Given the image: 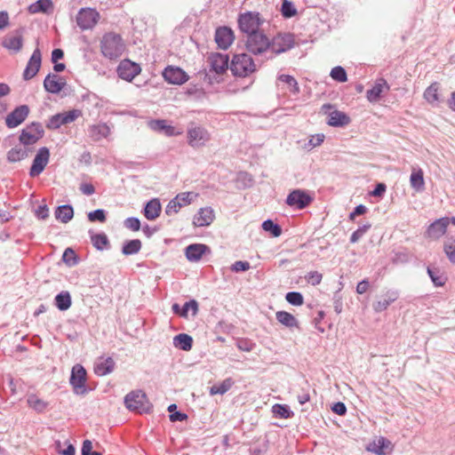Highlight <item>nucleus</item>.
<instances>
[{
  "instance_id": "37998d69",
  "label": "nucleus",
  "mask_w": 455,
  "mask_h": 455,
  "mask_svg": "<svg viewBox=\"0 0 455 455\" xmlns=\"http://www.w3.org/2000/svg\"><path fill=\"white\" fill-rule=\"evenodd\" d=\"M276 320L288 328L299 327V321L293 315L286 311H277L275 314Z\"/></svg>"
},
{
  "instance_id": "338daca9",
  "label": "nucleus",
  "mask_w": 455,
  "mask_h": 455,
  "mask_svg": "<svg viewBox=\"0 0 455 455\" xmlns=\"http://www.w3.org/2000/svg\"><path fill=\"white\" fill-rule=\"evenodd\" d=\"M188 418V414L181 412L180 411H177L175 412H172V414L169 415V419L172 422H178V421H184L187 420Z\"/></svg>"
},
{
  "instance_id": "39448f33",
  "label": "nucleus",
  "mask_w": 455,
  "mask_h": 455,
  "mask_svg": "<svg viewBox=\"0 0 455 455\" xmlns=\"http://www.w3.org/2000/svg\"><path fill=\"white\" fill-rule=\"evenodd\" d=\"M44 136V130L41 123L32 122L22 129L19 135L20 144L28 148L36 144Z\"/></svg>"
},
{
  "instance_id": "5701e85b",
  "label": "nucleus",
  "mask_w": 455,
  "mask_h": 455,
  "mask_svg": "<svg viewBox=\"0 0 455 455\" xmlns=\"http://www.w3.org/2000/svg\"><path fill=\"white\" fill-rule=\"evenodd\" d=\"M210 252V247L204 243H191L185 248V256L190 262H197L203 255Z\"/></svg>"
},
{
  "instance_id": "6e6d98bb",
  "label": "nucleus",
  "mask_w": 455,
  "mask_h": 455,
  "mask_svg": "<svg viewBox=\"0 0 455 455\" xmlns=\"http://www.w3.org/2000/svg\"><path fill=\"white\" fill-rule=\"evenodd\" d=\"M287 302L292 306H301L304 302L303 295L299 291H289L285 295Z\"/></svg>"
},
{
  "instance_id": "aec40b11",
  "label": "nucleus",
  "mask_w": 455,
  "mask_h": 455,
  "mask_svg": "<svg viewBox=\"0 0 455 455\" xmlns=\"http://www.w3.org/2000/svg\"><path fill=\"white\" fill-rule=\"evenodd\" d=\"M214 40L220 49L227 50L235 40L234 31L227 26L219 27L215 30Z\"/></svg>"
},
{
  "instance_id": "79ce46f5",
  "label": "nucleus",
  "mask_w": 455,
  "mask_h": 455,
  "mask_svg": "<svg viewBox=\"0 0 455 455\" xmlns=\"http://www.w3.org/2000/svg\"><path fill=\"white\" fill-rule=\"evenodd\" d=\"M109 133L110 128L104 123L90 126V135L95 141L108 137Z\"/></svg>"
},
{
  "instance_id": "a18cd8bd",
  "label": "nucleus",
  "mask_w": 455,
  "mask_h": 455,
  "mask_svg": "<svg viewBox=\"0 0 455 455\" xmlns=\"http://www.w3.org/2000/svg\"><path fill=\"white\" fill-rule=\"evenodd\" d=\"M427 272L435 287H442L445 284L447 277L443 275L438 267H427Z\"/></svg>"
},
{
  "instance_id": "bf43d9fd",
  "label": "nucleus",
  "mask_w": 455,
  "mask_h": 455,
  "mask_svg": "<svg viewBox=\"0 0 455 455\" xmlns=\"http://www.w3.org/2000/svg\"><path fill=\"white\" fill-rule=\"evenodd\" d=\"M124 226L132 230V231H139L141 228V223L139 218L137 217H129L124 220Z\"/></svg>"
},
{
  "instance_id": "7ed1b4c3",
  "label": "nucleus",
  "mask_w": 455,
  "mask_h": 455,
  "mask_svg": "<svg viewBox=\"0 0 455 455\" xmlns=\"http://www.w3.org/2000/svg\"><path fill=\"white\" fill-rule=\"evenodd\" d=\"M233 76L246 77L256 71L253 59L247 53L235 54L229 67Z\"/></svg>"
},
{
  "instance_id": "e433bc0d",
  "label": "nucleus",
  "mask_w": 455,
  "mask_h": 455,
  "mask_svg": "<svg viewBox=\"0 0 455 455\" xmlns=\"http://www.w3.org/2000/svg\"><path fill=\"white\" fill-rule=\"evenodd\" d=\"M55 218L62 223H68L74 217V208L71 204H63L56 207Z\"/></svg>"
},
{
  "instance_id": "f257e3e1",
  "label": "nucleus",
  "mask_w": 455,
  "mask_h": 455,
  "mask_svg": "<svg viewBox=\"0 0 455 455\" xmlns=\"http://www.w3.org/2000/svg\"><path fill=\"white\" fill-rule=\"evenodd\" d=\"M125 49V44L121 35L108 32L103 35L100 41V51L105 58L109 60L118 59Z\"/></svg>"
},
{
  "instance_id": "dca6fc26",
  "label": "nucleus",
  "mask_w": 455,
  "mask_h": 455,
  "mask_svg": "<svg viewBox=\"0 0 455 455\" xmlns=\"http://www.w3.org/2000/svg\"><path fill=\"white\" fill-rule=\"evenodd\" d=\"M116 72L121 79L132 82L133 78L141 72V68L140 64L129 59H125L121 60Z\"/></svg>"
},
{
  "instance_id": "3c124183",
  "label": "nucleus",
  "mask_w": 455,
  "mask_h": 455,
  "mask_svg": "<svg viewBox=\"0 0 455 455\" xmlns=\"http://www.w3.org/2000/svg\"><path fill=\"white\" fill-rule=\"evenodd\" d=\"M62 261L69 267H74L78 264L79 258L76 251L72 248L68 247L62 254Z\"/></svg>"
},
{
  "instance_id": "ea45409f",
  "label": "nucleus",
  "mask_w": 455,
  "mask_h": 455,
  "mask_svg": "<svg viewBox=\"0 0 455 455\" xmlns=\"http://www.w3.org/2000/svg\"><path fill=\"white\" fill-rule=\"evenodd\" d=\"M54 305L60 311L68 310L72 305V299L69 291H62L54 298Z\"/></svg>"
},
{
  "instance_id": "f704fd0d",
  "label": "nucleus",
  "mask_w": 455,
  "mask_h": 455,
  "mask_svg": "<svg viewBox=\"0 0 455 455\" xmlns=\"http://www.w3.org/2000/svg\"><path fill=\"white\" fill-rule=\"evenodd\" d=\"M439 87V83L434 82L425 90L423 93L424 99L432 106H438L441 102Z\"/></svg>"
},
{
  "instance_id": "c03bdc74",
  "label": "nucleus",
  "mask_w": 455,
  "mask_h": 455,
  "mask_svg": "<svg viewBox=\"0 0 455 455\" xmlns=\"http://www.w3.org/2000/svg\"><path fill=\"white\" fill-rule=\"evenodd\" d=\"M142 247V243L140 239L127 240L123 243L122 253L125 256H130L138 253Z\"/></svg>"
},
{
  "instance_id": "ddd939ff",
  "label": "nucleus",
  "mask_w": 455,
  "mask_h": 455,
  "mask_svg": "<svg viewBox=\"0 0 455 455\" xmlns=\"http://www.w3.org/2000/svg\"><path fill=\"white\" fill-rule=\"evenodd\" d=\"M25 28L20 27L17 28L12 34H9L3 38L2 46L12 53H18L23 47L24 38L23 34Z\"/></svg>"
},
{
  "instance_id": "774afa93",
  "label": "nucleus",
  "mask_w": 455,
  "mask_h": 455,
  "mask_svg": "<svg viewBox=\"0 0 455 455\" xmlns=\"http://www.w3.org/2000/svg\"><path fill=\"white\" fill-rule=\"evenodd\" d=\"M192 195L191 192H184L178 194L174 199L177 202H180L181 204H184V205L189 204L191 203L190 196Z\"/></svg>"
},
{
  "instance_id": "09e8293b",
  "label": "nucleus",
  "mask_w": 455,
  "mask_h": 455,
  "mask_svg": "<svg viewBox=\"0 0 455 455\" xmlns=\"http://www.w3.org/2000/svg\"><path fill=\"white\" fill-rule=\"evenodd\" d=\"M261 227L263 230L268 232L273 237H278L282 235V227L270 219L264 220Z\"/></svg>"
},
{
  "instance_id": "412c9836",
  "label": "nucleus",
  "mask_w": 455,
  "mask_h": 455,
  "mask_svg": "<svg viewBox=\"0 0 455 455\" xmlns=\"http://www.w3.org/2000/svg\"><path fill=\"white\" fill-rule=\"evenodd\" d=\"M65 86L66 80L56 74L49 73L44 80V90L52 94L60 93Z\"/></svg>"
},
{
  "instance_id": "a19ab883",
  "label": "nucleus",
  "mask_w": 455,
  "mask_h": 455,
  "mask_svg": "<svg viewBox=\"0 0 455 455\" xmlns=\"http://www.w3.org/2000/svg\"><path fill=\"white\" fill-rule=\"evenodd\" d=\"M28 407L37 413H43L47 409L49 403L39 398L36 395L31 394L27 398Z\"/></svg>"
},
{
  "instance_id": "a878e982",
  "label": "nucleus",
  "mask_w": 455,
  "mask_h": 455,
  "mask_svg": "<svg viewBox=\"0 0 455 455\" xmlns=\"http://www.w3.org/2000/svg\"><path fill=\"white\" fill-rule=\"evenodd\" d=\"M390 86L384 78L378 79L371 89L366 92V98L370 102H377L381 98L384 90L389 91Z\"/></svg>"
},
{
  "instance_id": "72a5a7b5",
  "label": "nucleus",
  "mask_w": 455,
  "mask_h": 455,
  "mask_svg": "<svg viewBox=\"0 0 455 455\" xmlns=\"http://www.w3.org/2000/svg\"><path fill=\"white\" fill-rule=\"evenodd\" d=\"M53 3L52 0H37L28 7V12L31 14L45 13L49 14L53 11Z\"/></svg>"
},
{
  "instance_id": "0e129e2a",
  "label": "nucleus",
  "mask_w": 455,
  "mask_h": 455,
  "mask_svg": "<svg viewBox=\"0 0 455 455\" xmlns=\"http://www.w3.org/2000/svg\"><path fill=\"white\" fill-rule=\"evenodd\" d=\"M331 411L339 416H344L347 413V406L342 402H337L331 406Z\"/></svg>"
},
{
  "instance_id": "6ab92c4d",
  "label": "nucleus",
  "mask_w": 455,
  "mask_h": 455,
  "mask_svg": "<svg viewBox=\"0 0 455 455\" xmlns=\"http://www.w3.org/2000/svg\"><path fill=\"white\" fill-rule=\"evenodd\" d=\"M208 62L211 66L210 71L217 75L224 74L230 67L228 55L220 52L212 53L208 57Z\"/></svg>"
},
{
  "instance_id": "c85d7f7f",
  "label": "nucleus",
  "mask_w": 455,
  "mask_h": 455,
  "mask_svg": "<svg viewBox=\"0 0 455 455\" xmlns=\"http://www.w3.org/2000/svg\"><path fill=\"white\" fill-rule=\"evenodd\" d=\"M399 298V293L396 291H387L379 300L373 304V309L377 313L386 310L391 303L395 302Z\"/></svg>"
},
{
  "instance_id": "2f4dec72",
  "label": "nucleus",
  "mask_w": 455,
  "mask_h": 455,
  "mask_svg": "<svg viewBox=\"0 0 455 455\" xmlns=\"http://www.w3.org/2000/svg\"><path fill=\"white\" fill-rule=\"evenodd\" d=\"M30 152L31 149L28 148L16 146L8 150L6 153V160L10 164L17 163L26 159Z\"/></svg>"
},
{
  "instance_id": "2eb2a0df",
  "label": "nucleus",
  "mask_w": 455,
  "mask_h": 455,
  "mask_svg": "<svg viewBox=\"0 0 455 455\" xmlns=\"http://www.w3.org/2000/svg\"><path fill=\"white\" fill-rule=\"evenodd\" d=\"M30 108L28 105H20L16 107L5 117V125L9 129H14L20 125L28 116Z\"/></svg>"
},
{
  "instance_id": "69168bd1",
  "label": "nucleus",
  "mask_w": 455,
  "mask_h": 455,
  "mask_svg": "<svg viewBox=\"0 0 455 455\" xmlns=\"http://www.w3.org/2000/svg\"><path fill=\"white\" fill-rule=\"evenodd\" d=\"M35 213L39 220H45L49 217V209L46 204L39 205Z\"/></svg>"
},
{
  "instance_id": "c756f323",
  "label": "nucleus",
  "mask_w": 455,
  "mask_h": 455,
  "mask_svg": "<svg viewBox=\"0 0 455 455\" xmlns=\"http://www.w3.org/2000/svg\"><path fill=\"white\" fill-rule=\"evenodd\" d=\"M161 203L158 198H153L147 202L143 208V214L148 220H154L161 213Z\"/></svg>"
},
{
  "instance_id": "393cba45",
  "label": "nucleus",
  "mask_w": 455,
  "mask_h": 455,
  "mask_svg": "<svg viewBox=\"0 0 455 455\" xmlns=\"http://www.w3.org/2000/svg\"><path fill=\"white\" fill-rule=\"evenodd\" d=\"M367 451L376 455H387L393 451V445L387 438L380 436L367 446Z\"/></svg>"
},
{
  "instance_id": "7c9ffc66",
  "label": "nucleus",
  "mask_w": 455,
  "mask_h": 455,
  "mask_svg": "<svg viewBox=\"0 0 455 455\" xmlns=\"http://www.w3.org/2000/svg\"><path fill=\"white\" fill-rule=\"evenodd\" d=\"M116 366L114 359L110 356L107 358H100V361L95 363L94 372L98 376H106L111 373Z\"/></svg>"
},
{
  "instance_id": "13d9d810",
  "label": "nucleus",
  "mask_w": 455,
  "mask_h": 455,
  "mask_svg": "<svg viewBox=\"0 0 455 455\" xmlns=\"http://www.w3.org/2000/svg\"><path fill=\"white\" fill-rule=\"evenodd\" d=\"M279 80L287 84L290 87H291V92L293 93H298L299 92V84H298V82L296 81V79L292 76H290V75H281L279 76Z\"/></svg>"
},
{
  "instance_id": "20e7f679",
  "label": "nucleus",
  "mask_w": 455,
  "mask_h": 455,
  "mask_svg": "<svg viewBox=\"0 0 455 455\" xmlns=\"http://www.w3.org/2000/svg\"><path fill=\"white\" fill-rule=\"evenodd\" d=\"M264 21L259 12L251 11L239 13L237 18L238 28L246 36L261 30L260 27Z\"/></svg>"
},
{
  "instance_id": "1a4fd4ad",
  "label": "nucleus",
  "mask_w": 455,
  "mask_h": 455,
  "mask_svg": "<svg viewBox=\"0 0 455 455\" xmlns=\"http://www.w3.org/2000/svg\"><path fill=\"white\" fill-rule=\"evenodd\" d=\"M314 201V196L307 190L294 189L289 193L285 204L297 210L307 208Z\"/></svg>"
},
{
  "instance_id": "cd10ccee",
  "label": "nucleus",
  "mask_w": 455,
  "mask_h": 455,
  "mask_svg": "<svg viewBox=\"0 0 455 455\" xmlns=\"http://www.w3.org/2000/svg\"><path fill=\"white\" fill-rule=\"evenodd\" d=\"M214 219L213 211L212 208H201L198 212L194 216L193 224L196 227L209 226Z\"/></svg>"
},
{
  "instance_id": "8fccbe9b",
  "label": "nucleus",
  "mask_w": 455,
  "mask_h": 455,
  "mask_svg": "<svg viewBox=\"0 0 455 455\" xmlns=\"http://www.w3.org/2000/svg\"><path fill=\"white\" fill-rule=\"evenodd\" d=\"M282 16L285 19H290L297 15L298 12L293 3L290 0H282L281 5Z\"/></svg>"
},
{
  "instance_id": "473e14b6",
  "label": "nucleus",
  "mask_w": 455,
  "mask_h": 455,
  "mask_svg": "<svg viewBox=\"0 0 455 455\" xmlns=\"http://www.w3.org/2000/svg\"><path fill=\"white\" fill-rule=\"evenodd\" d=\"M89 234L92 244L96 250L104 251L110 249V241L105 233L101 232L96 234L90 230Z\"/></svg>"
},
{
  "instance_id": "f03ea898",
  "label": "nucleus",
  "mask_w": 455,
  "mask_h": 455,
  "mask_svg": "<svg viewBox=\"0 0 455 455\" xmlns=\"http://www.w3.org/2000/svg\"><path fill=\"white\" fill-rule=\"evenodd\" d=\"M124 404L128 410L140 414L150 413L153 410V405L142 390L132 391L127 394L124 397Z\"/></svg>"
},
{
  "instance_id": "680f3d73",
  "label": "nucleus",
  "mask_w": 455,
  "mask_h": 455,
  "mask_svg": "<svg viewBox=\"0 0 455 455\" xmlns=\"http://www.w3.org/2000/svg\"><path fill=\"white\" fill-rule=\"evenodd\" d=\"M182 206H184V204H181L180 202H177L173 198L168 203V204L165 208V213H166V215H169V216L173 213H177Z\"/></svg>"
},
{
  "instance_id": "f3484780",
  "label": "nucleus",
  "mask_w": 455,
  "mask_h": 455,
  "mask_svg": "<svg viewBox=\"0 0 455 455\" xmlns=\"http://www.w3.org/2000/svg\"><path fill=\"white\" fill-rule=\"evenodd\" d=\"M164 80L171 84L181 85L188 79V75L180 68L167 66L163 71Z\"/></svg>"
},
{
  "instance_id": "0eeeda50",
  "label": "nucleus",
  "mask_w": 455,
  "mask_h": 455,
  "mask_svg": "<svg viewBox=\"0 0 455 455\" xmlns=\"http://www.w3.org/2000/svg\"><path fill=\"white\" fill-rule=\"evenodd\" d=\"M86 380L87 372L85 368L78 363L74 365L71 370L69 383L75 394L84 395L88 393Z\"/></svg>"
},
{
  "instance_id": "4c0bfd02",
  "label": "nucleus",
  "mask_w": 455,
  "mask_h": 455,
  "mask_svg": "<svg viewBox=\"0 0 455 455\" xmlns=\"http://www.w3.org/2000/svg\"><path fill=\"white\" fill-rule=\"evenodd\" d=\"M411 188L417 192H422L425 189L424 173L420 168H413L410 177Z\"/></svg>"
},
{
  "instance_id": "bb28decb",
  "label": "nucleus",
  "mask_w": 455,
  "mask_h": 455,
  "mask_svg": "<svg viewBox=\"0 0 455 455\" xmlns=\"http://www.w3.org/2000/svg\"><path fill=\"white\" fill-rule=\"evenodd\" d=\"M351 123L350 116L345 112L334 109L328 114L327 124L332 127H345Z\"/></svg>"
},
{
  "instance_id": "864d4df0",
  "label": "nucleus",
  "mask_w": 455,
  "mask_h": 455,
  "mask_svg": "<svg viewBox=\"0 0 455 455\" xmlns=\"http://www.w3.org/2000/svg\"><path fill=\"white\" fill-rule=\"evenodd\" d=\"M90 222L104 223L107 220V212L104 209H97L87 213Z\"/></svg>"
},
{
  "instance_id": "f8f14e48",
  "label": "nucleus",
  "mask_w": 455,
  "mask_h": 455,
  "mask_svg": "<svg viewBox=\"0 0 455 455\" xmlns=\"http://www.w3.org/2000/svg\"><path fill=\"white\" fill-rule=\"evenodd\" d=\"M82 115L79 109H72L63 113H58L52 116L46 123V128L49 130H57L63 124L74 122Z\"/></svg>"
},
{
  "instance_id": "052dcab7",
  "label": "nucleus",
  "mask_w": 455,
  "mask_h": 455,
  "mask_svg": "<svg viewBox=\"0 0 455 455\" xmlns=\"http://www.w3.org/2000/svg\"><path fill=\"white\" fill-rule=\"evenodd\" d=\"M250 267H251V265L248 261L237 260L231 265L230 270L235 273H239V272H245V271L249 270Z\"/></svg>"
},
{
  "instance_id": "a211bd4d",
  "label": "nucleus",
  "mask_w": 455,
  "mask_h": 455,
  "mask_svg": "<svg viewBox=\"0 0 455 455\" xmlns=\"http://www.w3.org/2000/svg\"><path fill=\"white\" fill-rule=\"evenodd\" d=\"M42 64V53L38 47H36L23 71V79L25 81L30 80L35 77L40 70Z\"/></svg>"
},
{
  "instance_id": "c9c22d12",
  "label": "nucleus",
  "mask_w": 455,
  "mask_h": 455,
  "mask_svg": "<svg viewBox=\"0 0 455 455\" xmlns=\"http://www.w3.org/2000/svg\"><path fill=\"white\" fill-rule=\"evenodd\" d=\"M149 127L153 131L164 133L166 136H173L175 134V128L168 124L167 121L164 119L151 120Z\"/></svg>"
},
{
  "instance_id": "603ef678",
  "label": "nucleus",
  "mask_w": 455,
  "mask_h": 455,
  "mask_svg": "<svg viewBox=\"0 0 455 455\" xmlns=\"http://www.w3.org/2000/svg\"><path fill=\"white\" fill-rule=\"evenodd\" d=\"M443 251L451 263H455V238H448L443 244Z\"/></svg>"
},
{
  "instance_id": "5fc2aeb1",
  "label": "nucleus",
  "mask_w": 455,
  "mask_h": 455,
  "mask_svg": "<svg viewBox=\"0 0 455 455\" xmlns=\"http://www.w3.org/2000/svg\"><path fill=\"white\" fill-rule=\"evenodd\" d=\"M331 77L339 83L347 81V74L346 69L341 66L334 67L330 73Z\"/></svg>"
},
{
  "instance_id": "4be33fe9",
  "label": "nucleus",
  "mask_w": 455,
  "mask_h": 455,
  "mask_svg": "<svg viewBox=\"0 0 455 455\" xmlns=\"http://www.w3.org/2000/svg\"><path fill=\"white\" fill-rule=\"evenodd\" d=\"M450 224V218L443 217L437 219L431 223L426 231V236L429 238H440L445 234L448 225Z\"/></svg>"
},
{
  "instance_id": "423d86ee",
  "label": "nucleus",
  "mask_w": 455,
  "mask_h": 455,
  "mask_svg": "<svg viewBox=\"0 0 455 455\" xmlns=\"http://www.w3.org/2000/svg\"><path fill=\"white\" fill-rule=\"evenodd\" d=\"M245 48L250 53L259 55L268 50L269 38L263 30L250 34L245 41Z\"/></svg>"
},
{
  "instance_id": "4d7b16f0",
  "label": "nucleus",
  "mask_w": 455,
  "mask_h": 455,
  "mask_svg": "<svg viewBox=\"0 0 455 455\" xmlns=\"http://www.w3.org/2000/svg\"><path fill=\"white\" fill-rule=\"evenodd\" d=\"M236 347L241 351L251 352L254 349L256 344L247 338H240L236 340Z\"/></svg>"
},
{
  "instance_id": "9b49d317",
  "label": "nucleus",
  "mask_w": 455,
  "mask_h": 455,
  "mask_svg": "<svg viewBox=\"0 0 455 455\" xmlns=\"http://www.w3.org/2000/svg\"><path fill=\"white\" fill-rule=\"evenodd\" d=\"M188 143L192 148H200L211 140L210 132L203 126H194L192 123L188 128Z\"/></svg>"
},
{
  "instance_id": "49530a36",
  "label": "nucleus",
  "mask_w": 455,
  "mask_h": 455,
  "mask_svg": "<svg viewBox=\"0 0 455 455\" xmlns=\"http://www.w3.org/2000/svg\"><path fill=\"white\" fill-rule=\"evenodd\" d=\"M234 381L231 378H228L224 379L221 383L218 385H213L210 387V395H224L227 393L231 387L233 386Z\"/></svg>"
},
{
  "instance_id": "e2e57ef3",
  "label": "nucleus",
  "mask_w": 455,
  "mask_h": 455,
  "mask_svg": "<svg viewBox=\"0 0 455 455\" xmlns=\"http://www.w3.org/2000/svg\"><path fill=\"white\" fill-rule=\"evenodd\" d=\"M305 278L310 284L315 286L321 283L323 275L317 271H310Z\"/></svg>"
},
{
  "instance_id": "4468645a",
  "label": "nucleus",
  "mask_w": 455,
  "mask_h": 455,
  "mask_svg": "<svg viewBox=\"0 0 455 455\" xmlns=\"http://www.w3.org/2000/svg\"><path fill=\"white\" fill-rule=\"evenodd\" d=\"M49 159L50 149L47 147L40 148L33 159L29 176L35 178L40 175L48 164Z\"/></svg>"
},
{
  "instance_id": "6e6552de",
  "label": "nucleus",
  "mask_w": 455,
  "mask_h": 455,
  "mask_svg": "<svg viewBox=\"0 0 455 455\" xmlns=\"http://www.w3.org/2000/svg\"><path fill=\"white\" fill-rule=\"evenodd\" d=\"M295 45V37L291 33H277L272 39H269V48L275 54L285 52Z\"/></svg>"
},
{
  "instance_id": "58836bf2",
  "label": "nucleus",
  "mask_w": 455,
  "mask_h": 455,
  "mask_svg": "<svg viewBox=\"0 0 455 455\" xmlns=\"http://www.w3.org/2000/svg\"><path fill=\"white\" fill-rule=\"evenodd\" d=\"M193 342V338L187 333H180L173 338V346L183 351H190Z\"/></svg>"
},
{
  "instance_id": "b1692460",
  "label": "nucleus",
  "mask_w": 455,
  "mask_h": 455,
  "mask_svg": "<svg viewBox=\"0 0 455 455\" xmlns=\"http://www.w3.org/2000/svg\"><path fill=\"white\" fill-rule=\"evenodd\" d=\"M172 310L175 315L182 318H188L189 310L192 311V316H196L199 311V304L195 299H192L185 302L182 307L178 303H173Z\"/></svg>"
},
{
  "instance_id": "9d476101",
  "label": "nucleus",
  "mask_w": 455,
  "mask_h": 455,
  "mask_svg": "<svg viewBox=\"0 0 455 455\" xmlns=\"http://www.w3.org/2000/svg\"><path fill=\"white\" fill-rule=\"evenodd\" d=\"M100 18L94 8H81L76 17V24L82 30L92 29Z\"/></svg>"
},
{
  "instance_id": "de8ad7c7",
  "label": "nucleus",
  "mask_w": 455,
  "mask_h": 455,
  "mask_svg": "<svg viewBox=\"0 0 455 455\" xmlns=\"http://www.w3.org/2000/svg\"><path fill=\"white\" fill-rule=\"evenodd\" d=\"M272 412L280 419H291L294 416V412L286 404L275 403L272 406Z\"/></svg>"
}]
</instances>
